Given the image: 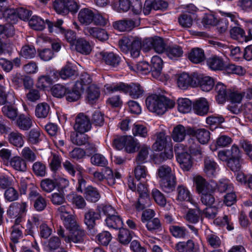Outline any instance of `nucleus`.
<instances>
[{
    "instance_id": "obj_1",
    "label": "nucleus",
    "mask_w": 252,
    "mask_h": 252,
    "mask_svg": "<svg viewBox=\"0 0 252 252\" xmlns=\"http://www.w3.org/2000/svg\"><path fill=\"white\" fill-rule=\"evenodd\" d=\"M146 104L150 111L160 115L173 108L175 102L163 95L152 94L147 97Z\"/></svg>"
},
{
    "instance_id": "obj_2",
    "label": "nucleus",
    "mask_w": 252,
    "mask_h": 252,
    "mask_svg": "<svg viewBox=\"0 0 252 252\" xmlns=\"http://www.w3.org/2000/svg\"><path fill=\"white\" fill-rule=\"evenodd\" d=\"M157 175L160 178L159 185L163 191L170 193L175 189L176 178L171 167L165 164L160 166Z\"/></svg>"
},
{
    "instance_id": "obj_3",
    "label": "nucleus",
    "mask_w": 252,
    "mask_h": 252,
    "mask_svg": "<svg viewBox=\"0 0 252 252\" xmlns=\"http://www.w3.org/2000/svg\"><path fill=\"white\" fill-rule=\"evenodd\" d=\"M78 19L81 25L85 26L92 24L95 26H104L107 23L106 19L100 14L95 13L88 8L80 10L78 14Z\"/></svg>"
},
{
    "instance_id": "obj_4",
    "label": "nucleus",
    "mask_w": 252,
    "mask_h": 252,
    "mask_svg": "<svg viewBox=\"0 0 252 252\" xmlns=\"http://www.w3.org/2000/svg\"><path fill=\"white\" fill-rule=\"evenodd\" d=\"M104 87L109 92L120 91L128 93L133 98L137 99L143 96L144 90L139 84L131 83L126 85L124 83H119L116 85H105Z\"/></svg>"
},
{
    "instance_id": "obj_5",
    "label": "nucleus",
    "mask_w": 252,
    "mask_h": 252,
    "mask_svg": "<svg viewBox=\"0 0 252 252\" xmlns=\"http://www.w3.org/2000/svg\"><path fill=\"white\" fill-rule=\"evenodd\" d=\"M69 233L66 235L64 230L61 226L57 229V234L66 243L83 244L86 237L85 231L80 226L77 225L68 230Z\"/></svg>"
},
{
    "instance_id": "obj_6",
    "label": "nucleus",
    "mask_w": 252,
    "mask_h": 252,
    "mask_svg": "<svg viewBox=\"0 0 252 252\" xmlns=\"http://www.w3.org/2000/svg\"><path fill=\"white\" fill-rule=\"evenodd\" d=\"M48 29L50 32L55 33H60L64 37L66 41L71 45L74 44L76 42V33L71 30H65L62 27L63 21L58 19L56 21L51 22L49 20L46 21Z\"/></svg>"
},
{
    "instance_id": "obj_7",
    "label": "nucleus",
    "mask_w": 252,
    "mask_h": 252,
    "mask_svg": "<svg viewBox=\"0 0 252 252\" xmlns=\"http://www.w3.org/2000/svg\"><path fill=\"white\" fill-rule=\"evenodd\" d=\"M183 146L181 144H177L174 147V151L177 160L181 168L186 171L190 170L192 166V161L190 154L187 152H183Z\"/></svg>"
},
{
    "instance_id": "obj_8",
    "label": "nucleus",
    "mask_w": 252,
    "mask_h": 252,
    "mask_svg": "<svg viewBox=\"0 0 252 252\" xmlns=\"http://www.w3.org/2000/svg\"><path fill=\"white\" fill-rule=\"evenodd\" d=\"M92 127V124L88 116L82 113L78 114L75 119L74 130L79 133L88 131Z\"/></svg>"
},
{
    "instance_id": "obj_9",
    "label": "nucleus",
    "mask_w": 252,
    "mask_h": 252,
    "mask_svg": "<svg viewBox=\"0 0 252 252\" xmlns=\"http://www.w3.org/2000/svg\"><path fill=\"white\" fill-rule=\"evenodd\" d=\"M99 55L102 63L112 67H117L122 61V57L113 52L102 51Z\"/></svg>"
},
{
    "instance_id": "obj_10",
    "label": "nucleus",
    "mask_w": 252,
    "mask_h": 252,
    "mask_svg": "<svg viewBox=\"0 0 252 252\" xmlns=\"http://www.w3.org/2000/svg\"><path fill=\"white\" fill-rule=\"evenodd\" d=\"M197 73H193L189 75L186 73H182L179 77L177 83L179 88L186 89L189 86L196 87Z\"/></svg>"
},
{
    "instance_id": "obj_11",
    "label": "nucleus",
    "mask_w": 252,
    "mask_h": 252,
    "mask_svg": "<svg viewBox=\"0 0 252 252\" xmlns=\"http://www.w3.org/2000/svg\"><path fill=\"white\" fill-rule=\"evenodd\" d=\"M193 133L194 129L191 127L178 125L174 127L172 137L174 141L180 142L184 140L186 134L191 135Z\"/></svg>"
},
{
    "instance_id": "obj_12",
    "label": "nucleus",
    "mask_w": 252,
    "mask_h": 252,
    "mask_svg": "<svg viewBox=\"0 0 252 252\" xmlns=\"http://www.w3.org/2000/svg\"><path fill=\"white\" fill-rule=\"evenodd\" d=\"M146 48H153L158 53H162L165 51V44L163 39L159 36H154L145 40L144 46Z\"/></svg>"
},
{
    "instance_id": "obj_13",
    "label": "nucleus",
    "mask_w": 252,
    "mask_h": 252,
    "mask_svg": "<svg viewBox=\"0 0 252 252\" xmlns=\"http://www.w3.org/2000/svg\"><path fill=\"white\" fill-rule=\"evenodd\" d=\"M218 156L219 159L221 161L241 158L240 150L238 147L235 144L232 145L229 149L223 150L219 151L218 154Z\"/></svg>"
},
{
    "instance_id": "obj_14",
    "label": "nucleus",
    "mask_w": 252,
    "mask_h": 252,
    "mask_svg": "<svg viewBox=\"0 0 252 252\" xmlns=\"http://www.w3.org/2000/svg\"><path fill=\"white\" fill-rule=\"evenodd\" d=\"M196 82V87H200L204 92H209L211 90L215 84L214 80L212 77L198 73Z\"/></svg>"
},
{
    "instance_id": "obj_15",
    "label": "nucleus",
    "mask_w": 252,
    "mask_h": 252,
    "mask_svg": "<svg viewBox=\"0 0 252 252\" xmlns=\"http://www.w3.org/2000/svg\"><path fill=\"white\" fill-rule=\"evenodd\" d=\"M215 91L216 101L220 104H223L225 102L230 92V90L227 89L226 86L220 82L216 85Z\"/></svg>"
},
{
    "instance_id": "obj_16",
    "label": "nucleus",
    "mask_w": 252,
    "mask_h": 252,
    "mask_svg": "<svg viewBox=\"0 0 252 252\" xmlns=\"http://www.w3.org/2000/svg\"><path fill=\"white\" fill-rule=\"evenodd\" d=\"M15 123L20 130L27 131L32 127L33 122L31 116L22 114L18 116Z\"/></svg>"
},
{
    "instance_id": "obj_17",
    "label": "nucleus",
    "mask_w": 252,
    "mask_h": 252,
    "mask_svg": "<svg viewBox=\"0 0 252 252\" xmlns=\"http://www.w3.org/2000/svg\"><path fill=\"white\" fill-rule=\"evenodd\" d=\"M135 26V21L131 19H125L113 22V27L120 32L130 31Z\"/></svg>"
},
{
    "instance_id": "obj_18",
    "label": "nucleus",
    "mask_w": 252,
    "mask_h": 252,
    "mask_svg": "<svg viewBox=\"0 0 252 252\" xmlns=\"http://www.w3.org/2000/svg\"><path fill=\"white\" fill-rule=\"evenodd\" d=\"M193 109L195 113L198 115H207L209 109L207 99L202 97L197 100L193 104Z\"/></svg>"
},
{
    "instance_id": "obj_19",
    "label": "nucleus",
    "mask_w": 252,
    "mask_h": 252,
    "mask_svg": "<svg viewBox=\"0 0 252 252\" xmlns=\"http://www.w3.org/2000/svg\"><path fill=\"white\" fill-rule=\"evenodd\" d=\"M163 62L158 56H154L151 59V72L153 77L158 78L161 73Z\"/></svg>"
},
{
    "instance_id": "obj_20",
    "label": "nucleus",
    "mask_w": 252,
    "mask_h": 252,
    "mask_svg": "<svg viewBox=\"0 0 252 252\" xmlns=\"http://www.w3.org/2000/svg\"><path fill=\"white\" fill-rule=\"evenodd\" d=\"M86 99L90 104L95 103L99 99L100 95V91L99 87L93 84L90 85L87 89Z\"/></svg>"
},
{
    "instance_id": "obj_21",
    "label": "nucleus",
    "mask_w": 252,
    "mask_h": 252,
    "mask_svg": "<svg viewBox=\"0 0 252 252\" xmlns=\"http://www.w3.org/2000/svg\"><path fill=\"white\" fill-rule=\"evenodd\" d=\"M137 181L132 177L128 178V186L129 188L133 191H137L139 196L149 195L148 190L145 185L141 183L136 184Z\"/></svg>"
},
{
    "instance_id": "obj_22",
    "label": "nucleus",
    "mask_w": 252,
    "mask_h": 252,
    "mask_svg": "<svg viewBox=\"0 0 252 252\" xmlns=\"http://www.w3.org/2000/svg\"><path fill=\"white\" fill-rule=\"evenodd\" d=\"M101 218L98 212H95L93 210H89L84 215V222L89 229H93L95 225V220Z\"/></svg>"
},
{
    "instance_id": "obj_23",
    "label": "nucleus",
    "mask_w": 252,
    "mask_h": 252,
    "mask_svg": "<svg viewBox=\"0 0 252 252\" xmlns=\"http://www.w3.org/2000/svg\"><path fill=\"white\" fill-rule=\"evenodd\" d=\"M186 146L189 150L192 155L198 156L199 158L202 157V149L199 142L197 140L192 138H189L188 139Z\"/></svg>"
},
{
    "instance_id": "obj_24",
    "label": "nucleus",
    "mask_w": 252,
    "mask_h": 252,
    "mask_svg": "<svg viewBox=\"0 0 252 252\" xmlns=\"http://www.w3.org/2000/svg\"><path fill=\"white\" fill-rule=\"evenodd\" d=\"M176 248L179 252H198L199 250L198 246L191 240L178 243Z\"/></svg>"
},
{
    "instance_id": "obj_25",
    "label": "nucleus",
    "mask_w": 252,
    "mask_h": 252,
    "mask_svg": "<svg viewBox=\"0 0 252 252\" xmlns=\"http://www.w3.org/2000/svg\"><path fill=\"white\" fill-rule=\"evenodd\" d=\"M9 163L14 170L20 172H25L27 169L26 161L22 157L15 156L11 158Z\"/></svg>"
},
{
    "instance_id": "obj_26",
    "label": "nucleus",
    "mask_w": 252,
    "mask_h": 252,
    "mask_svg": "<svg viewBox=\"0 0 252 252\" xmlns=\"http://www.w3.org/2000/svg\"><path fill=\"white\" fill-rule=\"evenodd\" d=\"M210 68L214 70H221L225 67L223 59L217 56H213L207 61Z\"/></svg>"
},
{
    "instance_id": "obj_27",
    "label": "nucleus",
    "mask_w": 252,
    "mask_h": 252,
    "mask_svg": "<svg viewBox=\"0 0 252 252\" xmlns=\"http://www.w3.org/2000/svg\"><path fill=\"white\" fill-rule=\"evenodd\" d=\"M157 138L153 145V148L156 151H161L166 148L168 139H170L169 136L166 135L163 132H160L157 134Z\"/></svg>"
},
{
    "instance_id": "obj_28",
    "label": "nucleus",
    "mask_w": 252,
    "mask_h": 252,
    "mask_svg": "<svg viewBox=\"0 0 252 252\" xmlns=\"http://www.w3.org/2000/svg\"><path fill=\"white\" fill-rule=\"evenodd\" d=\"M217 168V163L209 157H205L204 160V171L209 177H213L216 174Z\"/></svg>"
},
{
    "instance_id": "obj_29",
    "label": "nucleus",
    "mask_w": 252,
    "mask_h": 252,
    "mask_svg": "<svg viewBox=\"0 0 252 252\" xmlns=\"http://www.w3.org/2000/svg\"><path fill=\"white\" fill-rule=\"evenodd\" d=\"M27 204L26 202H15L11 205L7 210V214L10 216L21 215L26 211Z\"/></svg>"
},
{
    "instance_id": "obj_30",
    "label": "nucleus",
    "mask_w": 252,
    "mask_h": 252,
    "mask_svg": "<svg viewBox=\"0 0 252 252\" xmlns=\"http://www.w3.org/2000/svg\"><path fill=\"white\" fill-rule=\"evenodd\" d=\"M84 195L87 201L93 203L96 202L100 197L97 189L92 186H89L85 189Z\"/></svg>"
},
{
    "instance_id": "obj_31",
    "label": "nucleus",
    "mask_w": 252,
    "mask_h": 252,
    "mask_svg": "<svg viewBox=\"0 0 252 252\" xmlns=\"http://www.w3.org/2000/svg\"><path fill=\"white\" fill-rule=\"evenodd\" d=\"M177 200L180 201L189 202L191 203V195L189 190L183 185H179L176 189Z\"/></svg>"
},
{
    "instance_id": "obj_32",
    "label": "nucleus",
    "mask_w": 252,
    "mask_h": 252,
    "mask_svg": "<svg viewBox=\"0 0 252 252\" xmlns=\"http://www.w3.org/2000/svg\"><path fill=\"white\" fill-rule=\"evenodd\" d=\"M92 82V79L91 76L86 72L81 74L80 79L77 81L74 84L76 88L81 90L84 92L85 88L91 85Z\"/></svg>"
},
{
    "instance_id": "obj_33",
    "label": "nucleus",
    "mask_w": 252,
    "mask_h": 252,
    "mask_svg": "<svg viewBox=\"0 0 252 252\" xmlns=\"http://www.w3.org/2000/svg\"><path fill=\"white\" fill-rule=\"evenodd\" d=\"M75 49L78 52L86 55H89L92 51V47L89 42L82 38L76 40Z\"/></svg>"
},
{
    "instance_id": "obj_34",
    "label": "nucleus",
    "mask_w": 252,
    "mask_h": 252,
    "mask_svg": "<svg viewBox=\"0 0 252 252\" xmlns=\"http://www.w3.org/2000/svg\"><path fill=\"white\" fill-rule=\"evenodd\" d=\"M189 59L194 63H198L203 62L205 59L204 51L200 48L192 49L189 54Z\"/></svg>"
},
{
    "instance_id": "obj_35",
    "label": "nucleus",
    "mask_w": 252,
    "mask_h": 252,
    "mask_svg": "<svg viewBox=\"0 0 252 252\" xmlns=\"http://www.w3.org/2000/svg\"><path fill=\"white\" fill-rule=\"evenodd\" d=\"M137 155L135 158L136 164H143L145 163L148 157L150 147L149 146L143 144L139 147Z\"/></svg>"
},
{
    "instance_id": "obj_36",
    "label": "nucleus",
    "mask_w": 252,
    "mask_h": 252,
    "mask_svg": "<svg viewBox=\"0 0 252 252\" xmlns=\"http://www.w3.org/2000/svg\"><path fill=\"white\" fill-rule=\"evenodd\" d=\"M8 139L11 144L17 147H23L24 143L23 135L17 131L10 133L8 134Z\"/></svg>"
},
{
    "instance_id": "obj_37",
    "label": "nucleus",
    "mask_w": 252,
    "mask_h": 252,
    "mask_svg": "<svg viewBox=\"0 0 252 252\" xmlns=\"http://www.w3.org/2000/svg\"><path fill=\"white\" fill-rule=\"evenodd\" d=\"M105 222L106 225L110 228L120 229L123 227V222L122 219L117 214L112 216L106 217Z\"/></svg>"
},
{
    "instance_id": "obj_38",
    "label": "nucleus",
    "mask_w": 252,
    "mask_h": 252,
    "mask_svg": "<svg viewBox=\"0 0 252 252\" xmlns=\"http://www.w3.org/2000/svg\"><path fill=\"white\" fill-rule=\"evenodd\" d=\"M191 135H195L197 141L203 144L208 143L210 138L209 131L205 128L194 129V133Z\"/></svg>"
},
{
    "instance_id": "obj_39",
    "label": "nucleus",
    "mask_w": 252,
    "mask_h": 252,
    "mask_svg": "<svg viewBox=\"0 0 252 252\" xmlns=\"http://www.w3.org/2000/svg\"><path fill=\"white\" fill-rule=\"evenodd\" d=\"M50 107L46 102L38 104L35 108V116L39 118H45L49 113Z\"/></svg>"
},
{
    "instance_id": "obj_40",
    "label": "nucleus",
    "mask_w": 252,
    "mask_h": 252,
    "mask_svg": "<svg viewBox=\"0 0 252 252\" xmlns=\"http://www.w3.org/2000/svg\"><path fill=\"white\" fill-rule=\"evenodd\" d=\"M165 51L167 56L170 59L180 57L183 54L182 48L177 45L168 46Z\"/></svg>"
},
{
    "instance_id": "obj_41",
    "label": "nucleus",
    "mask_w": 252,
    "mask_h": 252,
    "mask_svg": "<svg viewBox=\"0 0 252 252\" xmlns=\"http://www.w3.org/2000/svg\"><path fill=\"white\" fill-rule=\"evenodd\" d=\"M45 24H47L46 21L44 22L41 18L36 16H33L29 22V26L36 31L43 30L45 28Z\"/></svg>"
},
{
    "instance_id": "obj_42",
    "label": "nucleus",
    "mask_w": 252,
    "mask_h": 252,
    "mask_svg": "<svg viewBox=\"0 0 252 252\" xmlns=\"http://www.w3.org/2000/svg\"><path fill=\"white\" fill-rule=\"evenodd\" d=\"M193 181L198 193L206 192L207 190H210L209 185L202 176H197L195 177Z\"/></svg>"
},
{
    "instance_id": "obj_43",
    "label": "nucleus",
    "mask_w": 252,
    "mask_h": 252,
    "mask_svg": "<svg viewBox=\"0 0 252 252\" xmlns=\"http://www.w3.org/2000/svg\"><path fill=\"white\" fill-rule=\"evenodd\" d=\"M140 146V143L131 136H127L125 146V150L128 153L135 152L136 149Z\"/></svg>"
},
{
    "instance_id": "obj_44",
    "label": "nucleus",
    "mask_w": 252,
    "mask_h": 252,
    "mask_svg": "<svg viewBox=\"0 0 252 252\" xmlns=\"http://www.w3.org/2000/svg\"><path fill=\"white\" fill-rule=\"evenodd\" d=\"M191 102L188 98H179L178 100V109L182 113H187L191 109Z\"/></svg>"
},
{
    "instance_id": "obj_45",
    "label": "nucleus",
    "mask_w": 252,
    "mask_h": 252,
    "mask_svg": "<svg viewBox=\"0 0 252 252\" xmlns=\"http://www.w3.org/2000/svg\"><path fill=\"white\" fill-rule=\"evenodd\" d=\"M3 114L11 120L14 121L18 117L17 109L11 105H5L2 108Z\"/></svg>"
},
{
    "instance_id": "obj_46",
    "label": "nucleus",
    "mask_w": 252,
    "mask_h": 252,
    "mask_svg": "<svg viewBox=\"0 0 252 252\" xmlns=\"http://www.w3.org/2000/svg\"><path fill=\"white\" fill-rule=\"evenodd\" d=\"M96 211L100 214L106 216V217H110L117 214L115 209L110 205L101 204L97 206Z\"/></svg>"
},
{
    "instance_id": "obj_47",
    "label": "nucleus",
    "mask_w": 252,
    "mask_h": 252,
    "mask_svg": "<svg viewBox=\"0 0 252 252\" xmlns=\"http://www.w3.org/2000/svg\"><path fill=\"white\" fill-rule=\"evenodd\" d=\"M83 93L81 90L76 88V86L74 85L72 90L67 89V92L65 94L66 99L70 102L76 101L79 99Z\"/></svg>"
},
{
    "instance_id": "obj_48",
    "label": "nucleus",
    "mask_w": 252,
    "mask_h": 252,
    "mask_svg": "<svg viewBox=\"0 0 252 252\" xmlns=\"http://www.w3.org/2000/svg\"><path fill=\"white\" fill-rule=\"evenodd\" d=\"M200 210L189 209L185 216L186 220L189 223L195 224L200 219Z\"/></svg>"
},
{
    "instance_id": "obj_49",
    "label": "nucleus",
    "mask_w": 252,
    "mask_h": 252,
    "mask_svg": "<svg viewBox=\"0 0 252 252\" xmlns=\"http://www.w3.org/2000/svg\"><path fill=\"white\" fill-rule=\"evenodd\" d=\"M4 18L11 24L16 23L18 20V15L17 14V9L13 8H6L4 12Z\"/></svg>"
},
{
    "instance_id": "obj_50",
    "label": "nucleus",
    "mask_w": 252,
    "mask_h": 252,
    "mask_svg": "<svg viewBox=\"0 0 252 252\" xmlns=\"http://www.w3.org/2000/svg\"><path fill=\"white\" fill-rule=\"evenodd\" d=\"M134 175L137 182L141 179H145L148 175L146 166L142 164H137L134 169Z\"/></svg>"
},
{
    "instance_id": "obj_51",
    "label": "nucleus",
    "mask_w": 252,
    "mask_h": 252,
    "mask_svg": "<svg viewBox=\"0 0 252 252\" xmlns=\"http://www.w3.org/2000/svg\"><path fill=\"white\" fill-rule=\"evenodd\" d=\"M61 219L63 220L64 226L68 230L78 225L76 222L74 216L71 213L63 216Z\"/></svg>"
},
{
    "instance_id": "obj_52",
    "label": "nucleus",
    "mask_w": 252,
    "mask_h": 252,
    "mask_svg": "<svg viewBox=\"0 0 252 252\" xmlns=\"http://www.w3.org/2000/svg\"><path fill=\"white\" fill-rule=\"evenodd\" d=\"M130 1H114L112 6L114 10L119 12H124L130 8Z\"/></svg>"
},
{
    "instance_id": "obj_53",
    "label": "nucleus",
    "mask_w": 252,
    "mask_h": 252,
    "mask_svg": "<svg viewBox=\"0 0 252 252\" xmlns=\"http://www.w3.org/2000/svg\"><path fill=\"white\" fill-rule=\"evenodd\" d=\"M170 231L172 235L176 238H184L188 234V231L185 227L179 226H170Z\"/></svg>"
},
{
    "instance_id": "obj_54",
    "label": "nucleus",
    "mask_w": 252,
    "mask_h": 252,
    "mask_svg": "<svg viewBox=\"0 0 252 252\" xmlns=\"http://www.w3.org/2000/svg\"><path fill=\"white\" fill-rule=\"evenodd\" d=\"M57 185L55 180L50 179H45L41 181L40 186L41 189L47 192H50L53 191Z\"/></svg>"
},
{
    "instance_id": "obj_55",
    "label": "nucleus",
    "mask_w": 252,
    "mask_h": 252,
    "mask_svg": "<svg viewBox=\"0 0 252 252\" xmlns=\"http://www.w3.org/2000/svg\"><path fill=\"white\" fill-rule=\"evenodd\" d=\"M40 130L39 128L31 130L28 135V141L32 144H37L40 141Z\"/></svg>"
},
{
    "instance_id": "obj_56",
    "label": "nucleus",
    "mask_w": 252,
    "mask_h": 252,
    "mask_svg": "<svg viewBox=\"0 0 252 252\" xmlns=\"http://www.w3.org/2000/svg\"><path fill=\"white\" fill-rule=\"evenodd\" d=\"M132 238L131 235L130 231L125 228H120L119 234L118 239L119 242L124 245L128 244L131 241Z\"/></svg>"
},
{
    "instance_id": "obj_57",
    "label": "nucleus",
    "mask_w": 252,
    "mask_h": 252,
    "mask_svg": "<svg viewBox=\"0 0 252 252\" xmlns=\"http://www.w3.org/2000/svg\"><path fill=\"white\" fill-rule=\"evenodd\" d=\"M150 199L149 195L139 196L138 199L135 204L137 211H141L150 205Z\"/></svg>"
},
{
    "instance_id": "obj_58",
    "label": "nucleus",
    "mask_w": 252,
    "mask_h": 252,
    "mask_svg": "<svg viewBox=\"0 0 252 252\" xmlns=\"http://www.w3.org/2000/svg\"><path fill=\"white\" fill-rule=\"evenodd\" d=\"M201 202L207 206H212L215 202V198L212 192L209 190L201 193Z\"/></svg>"
},
{
    "instance_id": "obj_59",
    "label": "nucleus",
    "mask_w": 252,
    "mask_h": 252,
    "mask_svg": "<svg viewBox=\"0 0 252 252\" xmlns=\"http://www.w3.org/2000/svg\"><path fill=\"white\" fill-rule=\"evenodd\" d=\"M91 162L94 165L101 167H105L108 164L105 158L99 154H94L91 158Z\"/></svg>"
},
{
    "instance_id": "obj_60",
    "label": "nucleus",
    "mask_w": 252,
    "mask_h": 252,
    "mask_svg": "<svg viewBox=\"0 0 252 252\" xmlns=\"http://www.w3.org/2000/svg\"><path fill=\"white\" fill-rule=\"evenodd\" d=\"M132 131L134 136L145 138L148 135L147 128L143 125L134 124Z\"/></svg>"
},
{
    "instance_id": "obj_61",
    "label": "nucleus",
    "mask_w": 252,
    "mask_h": 252,
    "mask_svg": "<svg viewBox=\"0 0 252 252\" xmlns=\"http://www.w3.org/2000/svg\"><path fill=\"white\" fill-rule=\"evenodd\" d=\"M152 195L156 202L159 206L164 207L166 204V199L164 195L158 189H154Z\"/></svg>"
},
{
    "instance_id": "obj_62",
    "label": "nucleus",
    "mask_w": 252,
    "mask_h": 252,
    "mask_svg": "<svg viewBox=\"0 0 252 252\" xmlns=\"http://www.w3.org/2000/svg\"><path fill=\"white\" fill-rule=\"evenodd\" d=\"M206 123L210 126L217 127L224 121V119L221 116L213 115L208 117L206 120Z\"/></svg>"
},
{
    "instance_id": "obj_63",
    "label": "nucleus",
    "mask_w": 252,
    "mask_h": 252,
    "mask_svg": "<svg viewBox=\"0 0 252 252\" xmlns=\"http://www.w3.org/2000/svg\"><path fill=\"white\" fill-rule=\"evenodd\" d=\"M21 56L26 59H32L36 54L34 47L32 45H25L23 46L20 52Z\"/></svg>"
},
{
    "instance_id": "obj_64",
    "label": "nucleus",
    "mask_w": 252,
    "mask_h": 252,
    "mask_svg": "<svg viewBox=\"0 0 252 252\" xmlns=\"http://www.w3.org/2000/svg\"><path fill=\"white\" fill-rule=\"evenodd\" d=\"M33 173L38 176L43 177L46 173V168L45 165L40 161H37L32 165Z\"/></svg>"
}]
</instances>
